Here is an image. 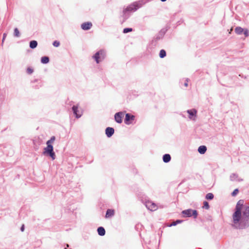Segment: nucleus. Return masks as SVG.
<instances>
[{"label": "nucleus", "instance_id": "24", "mask_svg": "<svg viewBox=\"0 0 249 249\" xmlns=\"http://www.w3.org/2000/svg\"><path fill=\"white\" fill-rule=\"evenodd\" d=\"M14 36L16 37H19L20 36V33L18 28L14 29Z\"/></svg>", "mask_w": 249, "mask_h": 249}, {"label": "nucleus", "instance_id": "34", "mask_svg": "<svg viewBox=\"0 0 249 249\" xmlns=\"http://www.w3.org/2000/svg\"><path fill=\"white\" fill-rule=\"evenodd\" d=\"M184 86H185V87H187V86H188V83H187V82H186V83L184 84Z\"/></svg>", "mask_w": 249, "mask_h": 249}, {"label": "nucleus", "instance_id": "16", "mask_svg": "<svg viewBox=\"0 0 249 249\" xmlns=\"http://www.w3.org/2000/svg\"><path fill=\"white\" fill-rule=\"evenodd\" d=\"M97 231H98V234L101 235V236H103L105 234V230L104 229V228L102 227H99L97 229Z\"/></svg>", "mask_w": 249, "mask_h": 249}, {"label": "nucleus", "instance_id": "22", "mask_svg": "<svg viewBox=\"0 0 249 249\" xmlns=\"http://www.w3.org/2000/svg\"><path fill=\"white\" fill-rule=\"evenodd\" d=\"M166 56V52L164 50H161L160 52V57L163 58Z\"/></svg>", "mask_w": 249, "mask_h": 249}, {"label": "nucleus", "instance_id": "5", "mask_svg": "<svg viewBox=\"0 0 249 249\" xmlns=\"http://www.w3.org/2000/svg\"><path fill=\"white\" fill-rule=\"evenodd\" d=\"M187 112L189 114L188 118L190 120L195 121L197 116V110L196 109L187 110Z\"/></svg>", "mask_w": 249, "mask_h": 249}, {"label": "nucleus", "instance_id": "30", "mask_svg": "<svg viewBox=\"0 0 249 249\" xmlns=\"http://www.w3.org/2000/svg\"><path fill=\"white\" fill-rule=\"evenodd\" d=\"M27 72L29 74L32 73L33 72V70L31 68H28L27 70Z\"/></svg>", "mask_w": 249, "mask_h": 249}, {"label": "nucleus", "instance_id": "13", "mask_svg": "<svg viewBox=\"0 0 249 249\" xmlns=\"http://www.w3.org/2000/svg\"><path fill=\"white\" fill-rule=\"evenodd\" d=\"M92 26V24L90 22H86L83 23L81 25V28L84 30H87L89 29Z\"/></svg>", "mask_w": 249, "mask_h": 249}, {"label": "nucleus", "instance_id": "2", "mask_svg": "<svg viewBox=\"0 0 249 249\" xmlns=\"http://www.w3.org/2000/svg\"><path fill=\"white\" fill-rule=\"evenodd\" d=\"M47 146L43 149V154L44 155L49 156L53 160L55 159V154L53 151V148L52 144H46Z\"/></svg>", "mask_w": 249, "mask_h": 249}, {"label": "nucleus", "instance_id": "17", "mask_svg": "<svg viewBox=\"0 0 249 249\" xmlns=\"http://www.w3.org/2000/svg\"><path fill=\"white\" fill-rule=\"evenodd\" d=\"M171 160V157L169 154H165L163 156V160L164 162H168Z\"/></svg>", "mask_w": 249, "mask_h": 249}, {"label": "nucleus", "instance_id": "18", "mask_svg": "<svg viewBox=\"0 0 249 249\" xmlns=\"http://www.w3.org/2000/svg\"><path fill=\"white\" fill-rule=\"evenodd\" d=\"M244 29L241 27H237L235 29V32L238 35H241L243 33Z\"/></svg>", "mask_w": 249, "mask_h": 249}, {"label": "nucleus", "instance_id": "32", "mask_svg": "<svg viewBox=\"0 0 249 249\" xmlns=\"http://www.w3.org/2000/svg\"><path fill=\"white\" fill-rule=\"evenodd\" d=\"M6 34L5 33H4L3 34V38H2V42L4 41V39H5V38L6 37Z\"/></svg>", "mask_w": 249, "mask_h": 249}, {"label": "nucleus", "instance_id": "11", "mask_svg": "<svg viewBox=\"0 0 249 249\" xmlns=\"http://www.w3.org/2000/svg\"><path fill=\"white\" fill-rule=\"evenodd\" d=\"M114 132V130L112 127H107L106 129V134L108 137H110Z\"/></svg>", "mask_w": 249, "mask_h": 249}, {"label": "nucleus", "instance_id": "27", "mask_svg": "<svg viewBox=\"0 0 249 249\" xmlns=\"http://www.w3.org/2000/svg\"><path fill=\"white\" fill-rule=\"evenodd\" d=\"M243 32H244V34L246 37H248L249 36V31L248 29H244Z\"/></svg>", "mask_w": 249, "mask_h": 249}, {"label": "nucleus", "instance_id": "1", "mask_svg": "<svg viewBox=\"0 0 249 249\" xmlns=\"http://www.w3.org/2000/svg\"><path fill=\"white\" fill-rule=\"evenodd\" d=\"M243 204V200L237 202L235 212L232 216L234 226L237 228L242 229L249 225V206L246 208L242 215L241 210Z\"/></svg>", "mask_w": 249, "mask_h": 249}, {"label": "nucleus", "instance_id": "33", "mask_svg": "<svg viewBox=\"0 0 249 249\" xmlns=\"http://www.w3.org/2000/svg\"><path fill=\"white\" fill-rule=\"evenodd\" d=\"M21 231H23L24 230V225H22V227L20 228Z\"/></svg>", "mask_w": 249, "mask_h": 249}, {"label": "nucleus", "instance_id": "23", "mask_svg": "<svg viewBox=\"0 0 249 249\" xmlns=\"http://www.w3.org/2000/svg\"><path fill=\"white\" fill-rule=\"evenodd\" d=\"M213 198V195L212 193H208L206 196V198L207 199L211 200Z\"/></svg>", "mask_w": 249, "mask_h": 249}, {"label": "nucleus", "instance_id": "20", "mask_svg": "<svg viewBox=\"0 0 249 249\" xmlns=\"http://www.w3.org/2000/svg\"><path fill=\"white\" fill-rule=\"evenodd\" d=\"M49 61V58L47 56H43L41 59V62L43 64H47Z\"/></svg>", "mask_w": 249, "mask_h": 249}, {"label": "nucleus", "instance_id": "4", "mask_svg": "<svg viewBox=\"0 0 249 249\" xmlns=\"http://www.w3.org/2000/svg\"><path fill=\"white\" fill-rule=\"evenodd\" d=\"M182 213L184 214L186 217L194 216V218H196L197 215V211L196 210H192L191 209L183 211Z\"/></svg>", "mask_w": 249, "mask_h": 249}, {"label": "nucleus", "instance_id": "15", "mask_svg": "<svg viewBox=\"0 0 249 249\" xmlns=\"http://www.w3.org/2000/svg\"><path fill=\"white\" fill-rule=\"evenodd\" d=\"M114 214V211L113 210L111 209H108L107 210L106 214V217L108 218L109 217H111L113 216Z\"/></svg>", "mask_w": 249, "mask_h": 249}, {"label": "nucleus", "instance_id": "25", "mask_svg": "<svg viewBox=\"0 0 249 249\" xmlns=\"http://www.w3.org/2000/svg\"><path fill=\"white\" fill-rule=\"evenodd\" d=\"M203 208H205L206 209H209V203L207 201H204L203 202Z\"/></svg>", "mask_w": 249, "mask_h": 249}, {"label": "nucleus", "instance_id": "12", "mask_svg": "<svg viewBox=\"0 0 249 249\" xmlns=\"http://www.w3.org/2000/svg\"><path fill=\"white\" fill-rule=\"evenodd\" d=\"M230 179L231 181H240L242 180V179L238 177V176L235 173H232L230 176Z\"/></svg>", "mask_w": 249, "mask_h": 249}, {"label": "nucleus", "instance_id": "26", "mask_svg": "<svg viewBox=\"0 0 249 249\" xmlns=\"http://www.w3.org/2000/svg\"><path fill=\"white\" fill-rule=\"evenodd\" d=\"M132 31V28H124V29L123 33H127L128 32H131Z\"/></svg>", "mask_w": 249, "mask_h": 249}, {"label": "nucleus", "instance_id": "21", "mask_svg": "<svg viewBox=\"0 0 249 249\" xmlns=\"http://www.w3.org/2000/svg\"><path fill=\"white\" fill-rule=\"evenodd\" d=\"M55 140V137L54 136H52L51 138V139L46 142V144H52V143L54 142Z\"/></svg>", "mask_w": 249, "mask_h": 249}, {"label": "nucleus", "instance_id": "19", "mask_svg": "<svg viewBox=\"0 0 249 249\" xmlns=\"http://www.w3.org/2000/svg\"><path fill=\"white\" fill-rule=\"evenodd\" d=\"M37 45V42L36 41L32 40L30 42V47L32 49H34L36 47Z\"/></svg>", "mask_w": 249, "mask_h": 249}, {"label": "nucleus", "instance_id": "9", "mask_svg": "<svg viewBox=\"0 0 249 249\" xmlns=\"http://www.w3.org/2000/svg\"><path fill=\"white\" fill-rule=\"evenodd\" d=\"M135 119L134 115H131L128 113L125 114V118L124 120V123L126 124H130L131 123L130 121H133Z\"/></svg>", "mask_w": 249, "mask_h": 249}, {"label": "nucleus", "instance_id": "35", "mask_svg": "<svg viewBox=\"0 0 249 249\" xmlns=\"http://www.w3.org/2000/svg\"><path fill=\"white\" fill-rule=\"evenodd\" d=\"M161 1H165L166 0H160Z\"/></svg>", "mask_w": 249, "mask_h": 249}, {"label": "nucleus", "instance_id": "6", "mask_svg": "<svg viewBox=\"0 0 249 249\" xmlns=\"http://www.w3.org/2000/svg\"><path fill=\"white\" fill-rule=\"evenodd\" d=\"M145 206L148 210L151 211H156L158 209L157 205L150 201H147L145 202Z\"/></svg>", "mask_w": 249, "mask_h": 249}, {"label": "nucleus", "instance_id": "36", "mask_svg": "<svg viewBox=\"0 0 249 249\" xmlns=\"http://www.w3.org/2000/svg\"><path fill=\"white\" fill-rule=\"evenodd\" d=\"M232 30V29L231 28V29L230 30V31L231 32Z\"/></svg>", "mask_w": 249, "mask_h": 249}, {"label": "nucleus", "instance_id": "28", "mask_svg": "<svg viewBox=\"0 0 249 249\" xmlns=\"http://www.w3.org/2000/svg\"><path fill=\"white\" fill-rule=\"evenodd\" d=\"M53 45L54 47H58L60 45V43H59V42H58L57 41H54L53 42Z\"/></svg>", "mask_w": 249, "mask_h": 249}, {"label": "nucleus", "instance_id": "3", "mask_svg": "<svg viewBox=\"0 0 249 249\" xmlns=\"http://www.w3.org/2000/svg\"><path fill=\"white\" fill-rule=\"evenodd\" d=\"M105 55V52L104 50H100L95 54L93 56V58L95 60L96 63H99L104 59Z\"/></svg>", "mask_w": 249, "mask_h": 249}, {"label": "nucleus", "instance_id": "10", "mask_svg": "<svg viewBox=\"0 0 249 249\" xmlns=\"http://www.w3.org/2000/svg\"><path fill=\"white\" fill-rule=\"evenodd\" d=\"M72 110L77 118H79L81 116L82 114V111L81 110H79L77 106H73L72 107Z\"/></svg>", "mask_w": 249, "mask_h": 249}, {"label": "nucleus", "instance_id": "31", "mask_svg": "<svg viewBox=\"0 0 249 249\" xmlns=\"http://www.w3.org/2000/svg\"><path fill=\"white\" fill-rule=\"evenodd\" d=\"M181 220H178L176 221V222H174L171 225L175 226L177 224V223H181Z\"/></svg>", "mask_w": 249, "mask_h": 249}, {"label": "nucleus", "instance_id": "14", "mask_svg": "<svg viewBox=\"0 0 249 249\" xmlns=\"http://www.w3.org/2000/svg\"><path fill=\"white\" fill-rule=\"evenodd\" d=\"M207 150V148L204 145L200 146L198 148V151L200 154H204Z\"/></svg>", "mask_w": 249, "mask_h": 249}, {"label": "nucleus", "instance_id": "8", "mask_svg": "<svg viewBox=\"0 0 249 249\" xmlns=\"http://www.w3.org/2000/svg\"><path fill=\"white\" fill-rule=\"evenodd\" d=\"M138 8V6L137 4L134 3L128 7H127L124 10V14L126 13L127 11H135Z\"/></svg>", "mask_w": 249, "mask_h": 249}, {"label": "nucleus", "instance_id": "7", "mask_svg": "<svg viewBox=\"0 0 249 249\" xmlns=\"http://www.w3.org/2000/svg\"><path fill=\"white\" fill-rule=\"evenodd\" d=\"M124 116V113L123 112H119L115 114L114 118L115 121L119 124L122 122V118Z\"/></svg>", "mask_w": 249, "mask_h": 249}, {"label": "nucleus", "instance_id": "29", "mask_svg": "<svg viewBox=\"0 0 249 249\" xmlns=\"http://www.w3.org/2000/svg\"><path fill=\"white\" fill-rule=\"evenodd\" d=\"M238 192V190L237 189H235L233 192L232 193V195L233 196H235Z\"/></svg>", "mask_w": 249, "mask_h": 249}]
</instances>
